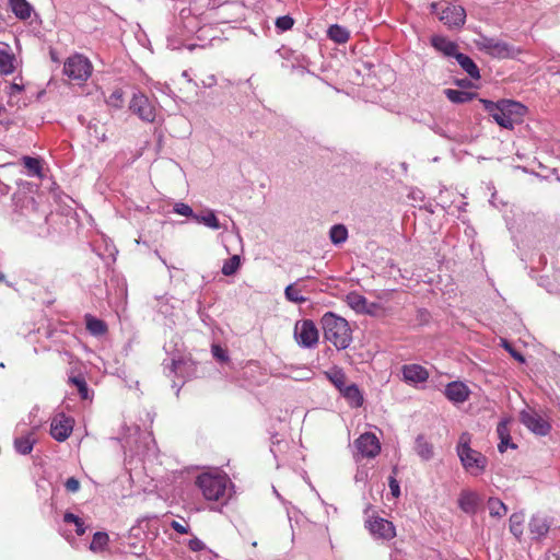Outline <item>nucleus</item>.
Here are the masks:
<instances>
[{
    "label": "nucleus",
    "mask_w": 560,
    "mask_h": 560,
    "mask_svg": "<svg viewBox=\"0 0 560 560\" xmlns=\"http://www.w3.org/2000/svg\"><path fill=\"white\" fill-rule=\"evenodd\" d=\"M479 102L500 127L509 130H512L515 125L521 124L527 112L523 104L512 100L503 98L492 102L480 98Z\"/></svg>",
    "instance_id": "obj_1"
},
{
    "label": "nucleus",
    "mask_w": 560,
    "mask_h": 560,
    "mask_svg": "<svg viewBox=\"0 0 560 560\" xmlns=\"http://www.w3.org/2000/svg\"><path fill=\"white\" fill-rule=\"evenodd\" d=\"M320 324L325 340L332 343L337 350H345L349 346L352 339L351 328L343 317L327 312L322 316Z\"/></svg>",
    "instance_id": "obj_2"
},
{
    "label": "nucleus",
    "mask_w": 560,
    "mask_h": 560,
    "mask_svg": "<svg viewBox=\"0 0 560 560\" xmlns=\"http://www.w3.org/2000/svg\"><path fill=\"white\" fill-rule=\"evenodd\" d=\"M471 436L468 432L460 434L456 453L463 468L474 477L482 475L488 466V458L481 452L470 447Z\"/></svg>",
    "instance_id": "obj_3"
},
{
    "label": "nucleus",
    "mask_w": 560,
    "mask_h": 560,
    "mask_svg": "<svg viewBox=\"0 0 560 560\" xmlns=\"http://www.w3.org/2000/svg\"><path fill=\"white\" fill-rule=\"evenodd\" d=\"M163 365L164 373L172 380V387L176 389L177 396L185 381L197 375L196 362L185 352H177L170 362L165 360Z\"/></svg>",
    "instance_id": "obj_4"
},
{
    "label": "nucleus",
    "mask_w": 560,
    "mask_h": 560,
    "mask_svg": "<svg viewBox=\"0 0 560 560\" xmlns=\"http://www.w3.org/2000/svg\"><path fill=\"white\" fill-rule=\"evenodd\" d=\"M231 483L226 475L203 472L196 479L203 498L208 501H226L228 485Z\"/></svg>",
    "instance_id": "obj_5"
},
{
    "label": "nucleus",
    "mask_w": 560,
    "mask_h": 560,
    "mask_svg": "<svg viewBox=\"0 0 560 560\" xmlns=\"http://www.w3.org/2000/svg\"><path fill=\"white\" fill-rule=\"evenodd\" d=\"M92 70L93 66L85 56L74 54L63 62L62 72L69 80L82 83L91 77Z\"/></svg>",
    "instance_id": "obj_6"
},
{
    "label": "nucleus",
    "mask_w": 560,
    "mask_h": 560,
    "mask_svg": "<svg viewBox=\"0 0 560 560\" xmlns=\"http://www.w3.org/2000/svg\"><path fill=\"white\" fill-rule=\"evenodd\" d=\"M294 338L304 348L314 347L319 339V331L312 319L298 320L294 326Z\"/></svg>",
    "instance_id": "obj_7"
},
{
    "label": "nucleus",
    "mask_w": 560,
    "mask_h": 560,
    "mask_svg": "<svg viewBox=\"0 0 560 560\" xmlns=\"http://www.w3.org/2000/svg\"><path fill=\"white\" fill-rule=\"evenodd\" d=\"M476 44L481 51L499 59L510 58L514 55L515 51L514 47L508 43L490 37H482Z\"/></svg>",
    "instance_id": "obj_8"
},
{
    "label": "nucleus",
    "mask_w": 560,
    "mask_h": 560,
    "mask_svg": "<svg viewBox=\"0 0 560 560\" xmlns=\"http://www.w3.org/2000/svg\"><path fill=\"white\" fill-rule=\"evenodd\" d=\"M521 422L533 433L545 436L550 430V423L534 410H523L520 413Z\"/></svg>",
    "instance_id": "obj_9"
},
{
    "label": "nucleus",
    "mask_w": 560,
    "mask_h": 560,
    "mask_svg": "<svg viewBox=\"0 0 560 560\" xmlns=\"http://www.w3.org/2000/svg\"><path fill=\"white\" fill-rule=\"evenodd\" d=\"M129 109L144 121L152 122L155 119V107L143 93L133 95L129 104Z\"/></svg>",
    "instance_id": "obj_10"
},
{
    "label": "nucleus",
    "mask_w": 560,
    "mask_h": 560,
    "mask_svg": "<svg viewBox=\"0 0 560 560\" xmlns=\"http://www.w3.org/2000/svg\"><path fill=\"white\" fill-rule=\"evenodd\" d=\"M370 534L377 539L390 540L396 536L395 526L383 517H372L365 522Z\"/></svg>",
    "instance_id": "obj_11"
},
{
    "label": "nucleus",
    "mask_w": 560,
    "mask_h": 560,
    "mask_svg": "<svg viewBox=\"0 0 560 560\" xmlns=\"http://www.w3.org/2000/svg\"><path fill=\"white\" fill-rule=\"evenodd\" d=\"M74 420L71 417L66 416L63 412L57 413L51 419L50 434L56 441L63 442L70 436Z\"/></svg>",
    "instance_id": "obj_12"
},
{
    "label": "nucleus",
    "mask_w": 560,
    "mask_h": 560,
    "mask_svg": "<svg viewBox=\"0 0 560 560\" xmlns=\"http://www.w3.org/2000/svg\"><path fill=\"white\" fill-rule=\"evenodd\" d=\"M355 448L363 457L373 458L381 451V444L375 434L366 432L354 441Z\"/></svg>",
    "instance_id": "obj_13"
},
{
    "label": "nucleus",
    "mask_w": 560,
    "mask_h": 560,
    "mask_svg": "<svg viewBox=\"0 0 560 560\" xmlns=\"http://www.w3.org/2000/svg\"><path fill=\"white\" fill-rule=\"evenodd\" d=\"M444 395L451 402L458 405L465 402L469 398L470 389L465 383L454 381L445 386Z\"/></svg>",
    "instance_id": "obj_14"
},
{
    "label": "nucleus",
    "mask_w": 560,
    "mask_h": 560,
    "mask_svg": "<svg viewBox=\"0 0 560 560\" xmlns=\"http://www.w3.org/2000/svg\"><path fill=\"white\" fill-rule=\"evenodd\" d=\"M440 20L450 27H460L466 20V11L460 5H447L442 10Z\"/></svg>",
    "instance_id": "obj_15"
},
{
    "label": "nucleus",
    "mask_w": 560,
    "mask_h": 560,
    "mask_svg": "<svg viewBox=\"0 0 560 560\" xmlns=\"http://www.w3.org/2000/svg\"><path fill=\"white\" fill-rule=\"evenodd\" d=\"M480 503L481 498L475 491L462 490V492L459 493L458 506L466 514H476Z\"/></svg>",
    "instance_id": "obj_16"
},
{
    "label": "nucleus",
    "mask_w": 560,
    "mask_h": 560,
    "mask_svg": "<svg viewBox=\"0 0 560 560\" xmlns=\"http://www.w3.org/2000/svg\"><path fill=\"white\" fill-rule=\"evenodd\" d=\"M402 376L407 383L418 384L428 380V371L419 364H406L402 366Z\"/></svg>",
    "instance_id": "obj_17"
},
{
    "label": "nucleus",
    "mask_w": 560,
    "mask_h": 560,
    "mask_svg": "<svg viewBox=\"0 0 560 560\" xmlns=\"http://www.w3.org/2000/svg\"><path fill=\"white\" fill-rule=\"evenodd\" d=\"M431 45L447 57H456L458 55V46L455 42L444 36L434 35L431 37Z\"/></svg>",
    "instance_id": "obj_18"
},
{
    "label": "nucleus",
    "mask_w": 560,
    "mask_h": 560,
    "mask_svg": "<svg viewBox=\"0 0 560 560\" xmlns=\"http://www.w3.org/2000/svg\"><path fill=\"white\" fill-rule=\"evenodd\" d=\"M84 322L86 330L93 336L102 337L108 331L107 324L91 314H85Z\"/></svg>",
    "instance_id": "obj_19"
},
{
    "label": "nucleus",
    "mask_w": 560,
    "mask_h": 560,
    "mask_svg": "<svg viewBox=\"0 0 560 560\" xmlns=\"http://www.w3.org/2000/svg\"><path fill=\"white\" fill-rule=\"evenodd\" d=\"M529 532L537 538L545 536L550 528L547 517L541 515H534L529 521Z\"/></svg>",
    "instance_id": "obj_20"
},
{
    "label": "nucleus",
    "mask_w": 560,
    "mask_h": 560,
    "mask_svg": "<svg viewBox=\"0 0 560 560\" xmlns=\"http://www.w3.org/2000/svg\"><path fill=\"white\" fill-rule=\"evenodd\" d=\"M36 438L34 432L14 439V448L21 455H27L33 451Z\"/></svg>",
    "instance_id": "obj_21"
},
{
    "label": "nucleus",
    "mask_w": 560,
    "mask_h": 560,
    "mask_svg": "<svg viewBox=\"0 0 560 560\" xmlns=\"http://www.w3.org/2000/svg\"><path fill=\"white\" fill-rule=\"evenodd\" d=\"M455 59L457 60L458 65L462 67V69L471 78V79H479L480 72L479 68L475 63V61L467 55H464L462 52H458L456 55Z\"/></svg>",
    "instance_id": "obj_22"
},
{
    "label": "nucleus",
    "mask_w": 560,
    "mask_h": 560,
    "mask_svg": "<svg viewBox=\"0 0 560 560\" xmlns=\"http://www.w3.org/2000/svg\"><path fill=\"white\" fill-rule=\"evenodd\" d=\"M339 392L351 404L352 407L358 408L362 406L363 396L355 384L346 385Z\"/></svg>",
    "instance_id": "obj_23"
},
{
    "label": "nucleus",
    "mask_w": 560,
    "mask_h": 560,
    "mask_svg": "<svg viewBox=\"0 0 560 560\" xmlns=\"http://www.w3.org/2000/svg\"><path fill=\"white\" fill-rule=\"evenodd\" d=\"M10 8L20 20H27L32 15L33 8L26 0H10Z\"/></svg>",
    "instance_id": "obj_24"
},
{
    "label": "nucleus",
    "mask_w": 560,
    "mask_h": 560,
    "mask_svg": "<svg viewBox=\"0 0 560 560\" xmlns=\"http://www.w3.org/2000/svg\"><path fill=\"white\" fill-rule=\"evenodd\" d=\"M415 451L423 460H430L434 455L433 445L422 434L416 439Z\"/></svg>",
    "instance_id": "obj_25"
},
{
    "label": "nucleus",
    "mask_w": 560,
    "mask_h": 560,
    "mask_svg": "<svg viewBox=\"0 0 560 560\" xmlns=\"http://www.w3.org/2000/svg\"><path fill=\"white\" fill-rule=\"evenodd\" d=\"M15 56L9 48L0 49V72L11 74L15 70Z\"/></svg>",
    "instance_id": "obj_26"
},
{
    "label": "nucleus",
    "mask_w": 560,
    "mask_h": 560,
    "mask_svg": "<svg viewBox=\"0 0 560 560\" xmlns=\"http://www.w3.org/2000/svg\"><path fill=\"white\" fill-rule=\"evenodd\" d=\"M444 94L454 104H464L477 97V93L475 92H466L453 89L444 90Z\"/></svg>",
    "instance_id": "obj_27"
},
{
    "label": "nucleus",
    "mask_w": 560,
    "mask_h": 560,
    "mask_svg": "<svg viewBox=\"0 0 560 560\" xmlns=\"http://www.w3.org/2000/svg\"><path fill=\"white\" fill-rule=\"evenodd\" d=\"M348 305L358 313H369L368 300L355 292H351L347 295Z\"/></svg>",
    "instance_id": "obj_28"
},
{
    "label": "nucleus",
    "mask_w": 560,
    "mask_h": 560,
    "mask_svg": "<svg viewBox=\"0 0 560 560\" xmlns=\"http://www.w3.org/2000/svg\"><path fill=\"white\" fill-rule=\"evenodd\" d=\"M327 35L335 43L345 44L350 37V32L339 24H334L328 28Z\"/></svg>",
    "instance_id": "obj_29"
},
{
    "label": "nucleus",
    "mask_w": 560,
    "mask_h": 560,
    "mask_svg": "<svg viewBox=\"0 0 560 560\" xmlns=\"http://www.w3.org/2000/svg\"><path fill=\"white\" fill-rule=\"evenodd\" d=\"M326 377L336 386L338 390H341L346 386V375L341 369L332 368L325 372Z\"/></svg>",
    "instance_id": "obj_30"
},
{
    "label": "nucleus",
    "mask_w": 560,
    "mask_h": 560,
    "mask_svg": "<svg viewBox=\"0 0 560 560\" xmlns=\"http://www.w3.org/2000/svg\"><path fill=\"white\" fill-rule=\"evenodd\" d=\"M488 509L492 517H502L508 512L506 505L500 499L493 497L488 500Z\"/></svg>",
    "instance_id": "obj_31"
},
{
    "label": "nucleus",
    "mask_w": 560,
    "mask_h": 560,
    "mask_svg": "<svg viewBox=\"0 0 560 560\" xmlns=\"http://www.w3.org/2000/svg\"><path fill=\"white\" fill-rule=\"evenodd\" d=\"M24 167L27 170L28 174L32 176L43 177L42 173V163L37 158L24 156L22 159Z\"/></svg>",
    "instance_id": "obj_32"
},
{
    "label": "nucleus",
    "mask_w": 560,
    "mask_h": 560,
    "mask_svg": "<svg viewBox=\"0 0 560 560\" xmlns=\"http://www.w3.org/2000/svg\"><path fill=\"white\" fill-rule=\"evenodd\" d=\"M63 523L73 524L78 536H82L86 532V526H85L83 520L80 518L79 516L74 515L71 512H66L63 514Z\"/></svg>",
    "instance_id": "obj_33"
},
{
    "label": "nucleus",
    "mask_w": 560,
    "mask_h": 560,
    "mask_svg": "<svg viewBox=\"0 0 560 560\" xmlns=\"http://www.w3.org/2000/svg\"><path fill=\"white\" fill-rule=\"evenodd\" d=\"M108 535L105 532H96L90 544V550L93 552L103 551L108 544Z\"/></svg>",
    "instance_id": "obj_34"
},
{
    "label": "nucleus",
    "mask_w": 560,
    "mask_h": 560,
    "mask_svg": "<svg viewBox=\"0 0 560 560\" xmlns=\"http://www.w3.org/2000/svg\"><path fill=\"white\" fill-rule=\"evenodd\" d=\"M523 523L524 515L522 513H513L510 516V532L516 538H521V536L523 535Z\"/></svg>",
    "instance_id": "obj_35"
},
{
    "label": "nucleus",
    "mask_w": 560,
    "mask_h": 560,
    "mask_svg": "<svg viewBox=\"0 0 560 560\" xmlns=\"http://www.w3.org/2000/svg\"><path fill=\"white\" fill-rule=\"evenodd\" d=\"M69 382L77 386L80 397L82 399L89 398V387L85 382V378L81 374L70 375Z\"/></svg>",
    "instance_id": "obj_36"
},
{
    "label": "nucleus",
    "mask_w": 560,
    "mask_h": 560,
    "mask_svg": "<svg viewBox=\"0 0 560 560\" xmlns=\"http://www.w3.org/2000/svg\"><path fill=\"white\" fill-rule=\"evenodd\" d=\"M329 234L330 240L334 244H340L347 240L348 231L343 225L337 224L330 229Z\"/></svg>",
    "instance_id": "obj_37"
},
{
    "label": "nucleus",
    "mask_w": 560,
    "mask_h": 560,
    "mask_svg": "<svg viewBox=\"0 0 560 560\" xmlns=\"http://www.w3.org/2000/svg\"><path fill=\"white\" fill-rule=\"evenodd\" d=\"M241 260L237 255L232 256L228 260L224 261L222 266V273L224 276H231L236 272V270L240 268Z\"/></svg>",
    "instance_id": "obj_38"
},
{
    "label": "nucleus",
    "mask_w": 560,
    "mask_h": 560,
    "mask_svg": "<svg viewBox=\"0 0 560 560\" xmlns=\"http://www.w3.org/2000/svg\"><path fill=\"white\" fill-rule=\"evenodd\" d=\"M107 104L115 108H120L124 104V92L120 89L114 90L107 98Z\"/></svg>",
    "instance_id": "obj_39"
},
{
    "label": "nucleus",
    "mask_w": 560,
    "mask_h": 560,
    "mask_svg": "<svg viewBox=\"0 0 560 560\" xmlns=\"http://www.w3.org/2000/svg\"><path fill=\"white\" fill-rule=\"evenodd\" d=\"M285 298L289 301L295 302V303H304L306 299L300 294V290L294 288L293 284H290L285 288Z\"/></svg>",
    "instance_id": "obj_40"
},
{
    "label": "nucleus",
    "mask_w": 560,
    "mask_h": 560,
    "mask_svg": "<svg viewBox=\"0 0 560 560\" xmlns=\"http://www.w3.org/2000/svg\"><path fill=\"white\" fill-rule=\"evenodd\" d=\"M293 24L294 20L290 15L279 16L276 20V26L282 32L291 30Z\"/></svg>",
    "instance_id": "obj_41"
},
{
    "label": "nucleus",
    "mask_w": 560,
    "mask_h": 560,
    "mask_svg": "<svg viewBox=\"0 0 560 560\" xmlns=\"http://www.w3.org/2000/svg\"><path fill=\"white\" fill-rule=\"evenodd\" d=\"M510 420L509 419H502L497 425V434L498 438H510Z\"/></svg>",
    "instance_id": "obj_42"
},
{
    "label": "nucleus",
    "mask_w": 560,
    "mask_h": 560,
    "mask_svg": "<svg viewBox=\"0 0 560 560\" xmlns=\"http://www.w3.org/2000/svg\"><path fill=\"white\" fill-rule=\"evenodd\" d=\"M201 221L211 229L218 230L220 228L219 220L213 212H209L207 215L202 217Z\"/></svg>",
    "instance_id": "obj_43"
},
{
    "label": "nucleus",
    "mask_w": 560,
    "mask_h": 560,
    "mask_svg": "<svg viewBox=\"0 0 560 560\" xmlns=\"http://www.w3.org/2000/svg\"><path fill=\"white\" fill-rule=\"evenodd\" d=\"M500 442L498 444V451L500 453H504L508 448L515 450L517 445L513 443L511 436L510 438H499Z\"/></svg>",
    "instance_id": "obj_44"
},
{
    "label": "nucleus",
    "mask_w": 560,
    "mask_h": 560,
    "mask_svg": "<svg viewBox=\"0 0 560 560\" xmlns=\"http://www.w3.org/2000/svg\"><path fill=\"white\" fill-rule=\"evenodd\" d=\"M388 487L394 498H398L400 495L399 482L394 475L388 477Z\"/></svg>",
    "instance_id": "obj_45"
},
{
    "label": "nucleus",
    "mask_w": 560,
    "mask_h": 560,
    "mask_svg": "<svg viewBox=\"0 0 560 560\" xmlns=\"http://www.w3.org/2000/svg\"><path fill=\"white\" fill-rule=\"evenodd\" d=\"M174 211L184 217H189L192 214V209L184 202L176 203L174 207Z\"/></svg>",
    "instance_id": "obj_46"
},
{
    "label": "nucleus",
    "mask_w": 560,
    "mask_h": 560,
    "mask_svg": "<svg viewBox=\"0 0 560 560\" xmlns=\"http://www.w3.org/2000/svg\"><path fill=\"white\" fill-rule=\"evenodd\" d=\"M65 488L69 492H77L80 489V482L77 478L70 477L65 482Z\"/></svg>",
    "instance_id": "obj_47"
},
{
    "label": "nucleus",
    "mask_w": 560,
    "mask_h": 560,
    "mask_svg": "<svg viewBox=\"0 0 560 560\" xmlns=\"http://www.w3.org/2000/svg\"><path fill=\"white\" fill-rule=\"evenodd\" d=\"M188 547L190 550L192 551H201L206 548V545L202 540H200L199 538H192L189 540L188 542Z\"/></svg>",
    "instance_id": "obj_48"
},
{
    "label": "nucleus",
    "mask_w": 560,
    "mask_h": 560,
    "mask_svg": "<svg viewBox=\"0 0 560 560\" xmlns=\"http://www.w3.org/2000/svg\"><path fill=\"white\" fill-rule=\"evenodd\" d=\"M212 357L219 364H229L230 363V357L229 352H212Z\"/></svg>",
    "instance_id": "obj_49"
},
{
    "label": "nucleus",
    "mask_w": 560,
    "mask_h": 560,
    "mask_svg": "<svg viewBox=\"0 0 560 560\" xmlns=\"http://www.w3.org/2000/svg\"><path fill=\"white\" fill-rule=\"evenodd\" d=\"M24 90V85L20 83H11L9 86V95L12 98L14 95L20 94Z\"/></svg>",
    "instance_id": "obj_50"
},
{
    "label": "nucleus",
    "mask_w": 560,
    "mask_h": 560,
    "mask_svg": "<svg viewBox=\"0 0 560 560\" xmlns=\"http://www.w3.org/2000/svg\"><path fill=\"white\" fill-rule=\"evenodd\" d=\"M171 527L178 534H187L188 533V526L184 525L177 521H172Z\"/></svg>",
    "instance_id": "obj_51"
},
{
    "label": "nucleus",
    "mask_w": 560,
    "mask_h": 560,
    "mask_svg": "<svg viewBox=\"0 0 560 560\" xmlns=\"http://www.w3.org/2000/svg\"><path fill=\"white\" fill-rule=\"evenodd\" d=\"M516 361H518L520 363H524L526 360H525V357L523 355V352H509Z\"/></svg>",
    "instance_id": "obj_52"
},
{
    "label": "nucleus",
    "mask_w": 560,
    "mask_h": 560,
    "mask_svg": "<svg viewBox=\"0 0 560 560\" xmlns=\"http://www.w3.org/2000/svg\"><path fill=\"white\" fill-rule=\"evenodd\" d=\"M5 114V108L0 107V125L9 126L10 121L8 119H4L3 115Z\"/></svg>",
    "instance_id": "obj_53"
},
{
    "label": "nucleus",
    "mask_w": 560,
    "mask_h": 560,
    "mask_svg": "<svg viewBox=\"0 0 560 560\" xmlns=\"http://www.w3.org/2000/svg\"><path fill=\"white\" fill-rule=\"evenodd\" d=\"M457 84L460 85V86H466L467 85V81L466 80H460V81H457Z\"/></svg>",
    "instance_id": "obj_54"
},
{
    "label": "nucleus",
    "mask_w": 560,
    "mask_h": 560,
    "mask_svg": "<svg viewBox=\"0 0 560 560\" xmlns=\"http://www.w3.org/2000/svg\"><path fill=\"white\" fill-rule=\"evenodd\" d=\"M211 350L217 351V350H222V349H221V347H220V346H218V345H212Z\"/></svg>",
    "instance_id": "obj_55"
},
{
    "label": "nucleus",
    "mask_w": 560,
    "mask_h": 560,
    "mask_svg": "<svg viewBox=\"0 0 560 560\" xmlns=\"http://www.w3.org/2000/svg\"><path fill=\"white\" fill-rule=\"evenodd\" d=\"M214 82H215V79H214V77H211V78H210V82H209V85H212V84H213Z\"/></svg>",
    "instance_id": "obj_56"
},
{
    "label": "nucleus",
    "mask_w": 560,
    "mask_h": 560,
    "mask_svg": "<svg viewBox=\"0 0 560 560\" xmlns=\"http://www.w3.org/2000/svg\"><path fill=\"white\" fill-rule=\"evenodd\" d=\"M60 532H61L62 536H65L67 539H69V535H67L65 530L60 529Z\"/></svg>",
    "instance_id": "obj_57"
},
{
    "label": "nucleus",
    "mask_w": 560,
    "mask_h": 560,
    "mask_svg": "<svg viewBox=\"0 0 560 560\" xmlns=\"http://www.w3.org/2000/svg\"><path fill=\"white\" fill-rule=\"evenodd\" d=\"M105 371H106V372H109V370H108V368H107V366H105ZM110 373H118V369H116L115 371H110Z\"/></svg>",
    "instance_id": "obj_58"
},
{
    "label": "nucleus",
    "mask_w": 560,
    "mask_h": 560,
    "mask_svg": "<svg viewBox=\"0 0 560 560\" xmlns=\"http://www.w3.org/2000/svg\"><path fill=\"white\" fill-rule=\"evenodd\" d=\"M273 492H275V494L280 499V494H279V492L276 490V488H273Z\"/></svg>",
    "instance_id": "obj_59"
},
{
    "label": "nucleus",
    "mask_w": 560,
    "mask_h": 560,
    "mask_svg": "<svg viewBox=\"0 0 560 560\" xmlns=\"http://www.w3.org/2000/svg\"><path fill=\"white\" fill-rule=\"evenodd\" d=\"M273 492H275V494L280 499V494H279V492L276 490V488H273Z\"/></svg>",
    "instance_id": "obj_60"
},
{
    "label": "nucleus",
    "mask_w": 560,
    "mask_h": 560,
    "mask_svg": "<svg viewBox=\"0 0 560 560\" xmlns=\"http://www.w3.org/2000/svg\"><path fill=\"white\" fill-rule=\"evenodd\" d=\"M504 347H505V350H506V351L512 350V349H511V348H510L505 342H504Z\"/></svg>",
    "instance_id": "obj_61"
},
{
    "label": "nucleus",
    "mask_w": 560,
    "mask_h": 560,
    "mask_svg": "<svg viewBox=\"0 0 560 560\" xmlns=\"http://www.w3.org/2000/svg\"><path fill=\"white\" fill-rule=\"evenodd\" d=\"M252 365H254V363H253V362H249V363H247V365L245 366V369H248V368H250Z\"/></svg>",
    "instance_id": "obj_62"
},
{
    "label": "nucleus",
    "mask_w": 560,
    "mask_h": 560,
    "mask_svg": "<svg viewBox=\"0 0 560 560\" xmlns=\"http://www.w3.org/2000/svg\"><path fill=\"white\" fill-rule=\"evenodd\" d=\"M51 59H52L54 61H57V60H58V59L56 58V56H55L52 52H51Z\"/></svg>",
    "instance_id": "obj_63"
},
{
    "label": "nucleus",
    "mask_w": 560,
    "mask_h": 560,
    "mask_svg": "<svg viewBox=\"0 0 560 560\" xmlns=\"http://www.w3.org/2000/svg\"><path fill=\"white\" fill-rule=\"evenodd\" d=\"M0 368H4V364H3V362H0Z\"/></svg>",
    "instance_id": "obj_64"
}]
</instances>
